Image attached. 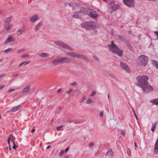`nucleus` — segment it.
Here are the masks:
<instances>
[{
  "mask_svg": "<svg viewBox=\"0 0 158 158\" xmlns=\"http://www.w3.org/2000/svg\"><path fill=\"white\" fill-rule=\"evenodd\" d=\"M138 82L136 85L142 88L145 93H149L153 90V87L148 83V77L146 75L139 76L136 78Z\"/></svg>",
  "mask_w": 158,
  "mask_h": 158,
  "instance_id": "nucleus-1",
  "label": "nucleus"
},
{
  "mask_svg": "<svg viewBox=\"0 0 158 158\" xmlns=\"http://www.w3.org/2000/svg\"><path fill=\"white\" fill-rule=\"evenodd\" d=\"M81 26L87 30L91 31L93 30L94 33L95 34H97L96 29H98L99 27L97 25L95 22L90 21L82 23L81 24Z\"/></svg>",
  "mask_w": 158,
  "mask_h": 158,
  "instance_id": "nucleus-2",
  "label": "nucleus"
},
{
  "mask_svg": "<svg viewBox=\"0 0 158 158\" xmlns=\"http://www.w3.org/2000/svg\"><path fill=\"white\" fill-rule=\"evenodd\" d=\"M108 49L110 51L116 54L119 56H122L123 53V51L114 44L113 41L111 42V44L108 45Z\"/></svg>",
  "mask_w": 158,
  "mask_h": 158,
  "instance_id": "nucleus-3",
  "label": "nucleus"
},
{
  "mask_svg": "<svg viewBox=\"0 0 158 158\" xmlns=\"http://www.w3.org/2000/svg\"><path fill=\"white\" fill-rule=\"evenodd\" d=\"M148 57L147 56L142 55L139 56L138 59V65L146 66L148 62Z\"/></svg>",
  "mask_w": 158,
  "mask_h": 158,
  "instance_id": "nucleus-4",
  "label": "nucleus"
},
{
  "mask_svg": "<svg viewBox=\"0 0 158 158\" xmlns=\"http://www.w3.org/2000/svg\"><path fill=\"white\" fill-rule=\"evenodd\" d=\"M85 11H87V14L90 17L93 18H95L98 16L96 12L94 10L91 9H88L85 10Z\"/></svg>",
  "mask_w": 158,
  "mask_h": 158,
  "instance_id": "nucleus-5",
  "label": "nucleus"
},
{
  "mask_svg": "<svg viewBox=\"0 0 158 158\" xmlns=\"http://www.w3.org/2000/svg\"><path fill=\"white\" fill-rule=\"evenodd\" d=\"M54 43L60 47H62L63 48L69 49L71 51L73 50V49L71 48L69 46L67 45L61 41H56L54 42Z\"/></svg>",
  "mask_w": 158,
  "mask_h": 158,
  "instance_id": "nucleus-6",
  "label": "nucleus"
},
{
  "mask_svg": "<svg viewBox=\"0 0 158 158\" xmlns=\"http://www.w3.org/2000/svg\"><path fill=\"white\" fill-rule=\"evenodd\" d=\"M66 54L72 57H75L77 58H80L83 60L85 59V57L83 55L78 54L76 52H67Z\"/></svg>",
  "mask_w": 158,
  "mask_h": 158,
  "instance_id": "nucleus-7",
  "label": "nucleus"
},
{
  "mask_svg": "<svg viewBox=\"0 0 158 158\" xmlns=\"http://www.w3.org/2000/svg\"><path fill=\"white\" fill-rule=\"evenodd\" d=\"M124 4L129 7H133L135 5L134 0H123Z\"/></svg>",
  "mask_w": 158,
  "mask_h": 158,
  "instance_id": "nucleus-8",
  "label": "nucleus"
},
{
  "mask_svg": "<svg viewBox=\"0 0 158 158\" xmlns=\"http://www.w3.org/2000/svg\"><path fill=\"white\" fill-rule=\"evenodd\" d=\"M120 66L122 69L125 70L127 73H129L130 71V69L129 67L126 64L123 62L120 63Z\"/></svg>",
  "mask_w": 158,
  "mask_h": 158,
  "instance_id": "nucleus-9",
  "label": "nucleus"
},
{
  "mask_svg": "<svg viewBox=\"0 0 158 158\" xmlns=\"http://www.w3.org/2000/svg\"><path fill=\"white\" fill-rule=\"evenodd\" d=\"M59 59L60 63L62 64L68 63L71 61L70 59L65 57H60Z\"/></svg>",
  "mask_w": 158,
  "mask_h": 158,
  "instance_id": "nucleus-10",
  "label": "nucleus"
},
{
  "mask_svg": "<svg viewBox=\"0 0 158 158\" xmlns=\"http://www.w3.org/2000/svg\"><path fill=\"white\" fill-rule=\"evenodd\" d=\"M51 63L54 66L60 63L59 57L56 58L51 61Z\"/></svg>",
  "mask_w": 158,
  "mask_h": 158,
  "instance_id": "nucleus-11",
  "label": "nucleus"
},
{
  "mask_svg": "<svg viewBox=\"0 0 158 158\" xmlns=\"http://www.w3.org/2000/svg\"><path fill=\"white\" fill-rule=\"evenodd\" d=\"M81 14V12H75L72 15V17L73 18L77 19H79Z\"/></svg>",
  "mask_w": 158,
  "mask_h": 158,
  "instance_id": "nucleus-12",
  "label": "nucleus"
},
{
  "mask_svg": "<svg viewBox=\"0 0 158 158\" xmlns=\"http://www.w3.org/2000/svg\"><path fill=\"white\" fill-rule=\"evenodd\" d=\"M15 140V139L13 135H10L9 136V137L8 139L7 142L9 144L10 143V141L12 143H14V140Z\"/></svg>",
  "mask_w": 158,
  "mask_h": 158,
  "instance_id": "nucleus-13",
  "label": "nucleus"
},
{
  "mask_svg": "<svg viewBox=\"0 0 158 158\" xmlns=\"http://www.w3.org/2000/svg\"><path fill=\"white\" fill-rule=\"evenodd\" d=\"M14 40L13 37L11 36H9L5 41V44H6L10 42H12Z\"/></svg>",
  "mask_w": 158,
  "mask_h": 158,
  "instance_id": "nucleus-14",
  "label": "nucleus"
},
{
  "mask_svg": "<svg viewBox=\"0 0 158 158\" xmlns=\"http://www.w3.org/2000/svg\"><path fill=\"white\" fill-rule=\"evenodd\" d=\"M39 18L38 16L36 15H34L32 16L30 18V20L32 22H33L35 21L38 19Z\"/></svg>",
  "mask_w": 158,
  "mask_h": 158,
  "instance_id": "nucleus-15",
  "label": "nucleus"
},
{
  "mask_svg": "<svg viewBox=\"0 0 158 158\" xmlns=\"http://www.w3.org/2000/svg\"><path fill=\"white\" fill-rule=\"evenodd\" d=\"M39 55L43 58H48L49 57V56L48 54L44 52H43L40 53Z\"/></svg>",
  "mask_w": 158,
  "mask_h": 158,
  "instance_id": "nucleus-16",
  "label": "nucleus"
},
{
  "mask_svg": "<svg viewBox=\"0 0 158 158\" xmlns=\"http://www.w3.org/2000/svg\"><path fill=\"white\" fill-rule=\"evenodd\" d=\"M154 152L156 153H158V139H157L155 144Z\"/></svg>",
  "mask_w": 158,
  "mask_h": 158,
  "instance_id": "nucleus-17",
  "label": "nucleus"
},
{
  "mask_svg": "<svg viewBox=\"0 0 158 158\" xmlns=\"http://www.w3.org/2000/svg\"><path fill=\"white\" fill-rule=\"evenodd\" d=\"M30 87L29 86H27L24 88L22 90L23 93H25L28 91L30 89Z\"/></svg>",
  "mask_w": 158,
  "mask_h": 158,
  "instance_id": "nucleus-18",
  "label": "nucleus"
},
{
  "mask_svg": "<svg viewBox=\"0 0 158 158\" xmlns=\"http://www.w3.org/2000/svg\"><path fill=\"white\" fill-rule=\"evenodd\" d=\"M21 107L20 105H19L17 106L14 107L12 110H10V112H14L18 110V109L20 108Z\"/></svg>",
  "mask_w": 158,
  "mask_h": 158,
  "instance_id": "nucleus-19",
  "label": "nucleus"
},
{
  "mask_svg": "<svg viewBox=\"0 0 158 158\" xmlns=\"http://www.w3.org/2000/svg\"><path fill=\"white\" fill-rule=\"evenodd\" d=\"M112 9L114 11L117 10L119 7V6L118 5L114 4L111 7Z\"/></svg>",
  "mask_w": 158,
  "mask_h": 158,
  "instance_id": "nucleus-20",
  "label": "nucleus"
},
{
  "mask_svg": "<svg viewBox=\"0 0 158 158\" xmlns=\"http://www.w3.org/2000/svg\"><path fill=\"white\" fill-rule=\"evenodd\" d=\"M106 155L107 156H114V154L111 150H110L106 153Z\"/></svg>",
  "mask_w": 158,
  "mask_h": 158,
  "instance_id": "nucleus-21",
  "label": "nucleus"
},
{
  "mask_svg": "<svg viewBox=\"0 0 158 158\" xmlns=\"http://www.w3.org/2000/svg\"><path fill=\"white\" fill-rule=\"evenodd\" d=\"M152 63L154 65L155 67L158 69V61L156 60H152Z\"/></svg>",
  "mask_w": 158,
  "mask_h": 158,
  "instance_id": "nucleus-22",
  "label": "nucleus"
},
{
  "mask_svg": "<svg viewBox=\"0 0 158 158\" xmlns=\"http://www.w3.org/2000/svg\"><path fill=\"white\" fill-rule=\"evenodd\" d=\"M30 62V61H23L20 63L19 65V67H20L23 65H26L28 64Z\"/></svg>",
  "mask_w": 158,
  "mask_h": 158,
  "instance_id": "nucleus-23",
  "label": "nucleus"
},
{
  "mask_svg": "<svg viewBox=\"0 0 158 158\" xmlns=\"http://www.w3.org/2000/svg\"><path fill=\"white\" fill-rule=\"evenodd\" d=\"M94 102V100L92 98H88L86 102V103L87 104L93 103Z\"/></svg>",
  "mask_w": 158,
  "mask_h": 158,
  "instance_id": "nucleus-24",
  "label": "nucleus"
},
{
  "mask_svg": "<svg viewBox=\"0 0 158 158\" xmlns=\"http://www.w3.org/2000/svg\"><path fill=\"white\" fill-rule=\"evenodd\" d=\"M157 123V122H156L155 123L152 124V126L151 130L152 132H154L156 127Z\"/></svg>",
  "mask_w": 158,
  "mask_h": 158,
  "instance_id": "nucleus-25",
  "label": "nucleus"
},
{
  "mask_svg": "<svg viewBox=\"0 0 158 158\" xmlns=\"http://www.w3.org/2000/svg\"><path fill=\"white\" fill-rule=\"evenodd\" d=\"M42 25V23L41 22H40L38 24L35 26V29L37 31L38 29Z\"/></svg>",
  "mask_w": 158,
  "mask_h": 158,
  "instance_id": "nucleus-26",
  "label": "nucleus"
},
{
  "mask_svg": "<svg viewBox=\"0 0 158 158\" xmlns=\"http://www.w3.org/2000/svg\"><path fill=\"white\" fill-rule=\"evenodd\" d=\"M11 17H9L6 19L5 22V24H10Z\"/></svg>",
  "mask_w": 158,
  "mask_h": 158,
  "instance_id": "nucleus-27",
  "label": "nucleus"
},
{
  "mask_svg": "<svg viewBox=\"0 0 158 158\" xmlns=\"http://www.w3.org/2000/svg\"><path fill=\"white\" fill-rule=\"evenodd\" d=\"M11 26V25L10 24H5V28L7 31H9L10 29Z\"/></svg>",
  "mask_w": 158,
  "mask_h": 158,
  "instance_id": "nucleus-28",
  "label": "nucleus"
},
{
  "mask_svg": "<svg viewBox=\"0 0 158 158\" xmlns=\"http://www.w3.org/2000/svg\"><path fill=\"white\" fill-rule=\"evenodd\" d=\"M86 98V97L85 96H82L80 99V102L81 103L83 102L85 100Z\"/></svg>",
  "mask_w": 158,
  "mask_h": 158,
  "instance_id": "nucleus-29",
  "label": "nucleus"
},
{
  "mask_svg": "<svg viewBox=\"0 0 158 158\" xmlns=\"http://www.w3.org/2000/svg\"><path fill=\"white\" fill-rule=\"evenodd\" d=\"M25 50L24 49H22L18 50L17 52L18 53H21L25 52Z\"/></svg>",
  "mask_w": 158,
  "mask_h": 158,
  "instance_id": "nucleus-30",
  "label": "nucleus"
},
{
  "mask_svg": "<svg viewBox=\"0 0 158 158\" xmlns=\"http://www.w3.org/2000/svg\"><path fill=\"white\" fill-rule=\"evenodd\" d=\"M69 5L70 6H72L73 7H74L75 5H76V4L75 3L73 2H71L69 4Z\"/></svg>",
  "mask_w": 158,
  "mask_h": 158,
  "instance_id": "nucleus-31",
  "label": "nucleus"
},
{
  "mask_svg": "<svg viewBox=\"0 0 158 158\" xmlns=\"http://www.w3.org/2000/svg\"><path fill=\"white\" fill-rule=\"evenodd\" d=\"M23 32V31L22 30H19L17 32V34L18 35H20Z\"/></svg>",
  "mask_w": 158,
  "mask_h": 158,
  "instance_id": "nucleus-32",
  "label": "nucleus"
},
{
  "mask_svg": "<svg viewBox=\"0 0 158 158\" xmlns=\"http://www.w3.org/2000/svg\"><path fill=\"white\" fill-rule=\"evenodd\" d=\"M127 155L129 156H131V153L130 150L129 149H127Z\"/></svg>",
  "mask_w": 158,
  "mask_h": 158,
  "instance_id": "nucleus-33",
  "label": "nucleus"
},
{
  "mask_svg": "<svg viewBox=\"0 0 158 158\" xmlns=\"http://www.w3.org/2000/svg\"><path fill=\"white\" fill-rule=\"evenodd\" d=\"M64 152V151L63 150H61L60 151V153L59 154V155L60 157H61L62 156Z\"/></svg>",
  "mask_w": 158,
  "mask_h": 158,
  "instance_id": "nucleus-34",
  "label": "nucleus"
},
{
  "mask_svg": "<svg viewBox=\"0 0 158 158\" xmlns=\"http://www.w3.org/2000/svg\"><path fill=\"white\" fill-rule=\"evenodd\" d=\"M12 49V48H8L7 49L5 50L4 51V52L6 53H7L11 50Z\"/></svg>",
  "mask_w": 158,
  "mask_h": 158,
  "instance_id": "nucleus-35",
  "label": "nucleus"
},
{
  "mask_svg": "<svg viewBox=\"0 0 158 158\" xmlns=\"http://www.w3.org/2000/svg\"><path fill=\"white\" fill-rule=\"evenodd\" d=\"M73 89H70L68 91L66 92V93L68 94H69L70 93L72 92Z\"/></svg>",
  "mask_w": 158,
  "mask_h": 158,
  "instance_id": "nucleus-36",
  "label": "nucleus"
},
{
  "mask_svg": "<svg viewBox=\"0 0 158 158\" xmlns=\"http://www.w3.org/2000/svg\"><path fill=\"white\" fill-rule=\"evenodd\" d=\"M114 4H115V3H114V1H112L110 2V7H111V6H112Z\"/></svg>",
  "mask_w": 158,
  "mask_h": 158,
  "instance_id": "nucleus-37",
  "label": "nucleus"
},
{
  "mask_svg": "<svg viewBox=\"0 0 158 158\" xmlns=\"http://www.w3.org/2000/svg\"><path fill=\"white\" fill-rule=\"evenodd\" d=\"M103 113L104 112L103 111H102L100 113H99V116L101 117H102L103 116Z\"/></svg>",
  "mask_w": 158,
  "mask_h": 158,
  "instance_id": "nucleus-38",
  "label": "nucleus"
},
{
  "mask_svg": "<svg viewBox=\"0 0 158 158\" xmlns=\"http://www.w3.org/2000/svg\"><path fill=\"white\" fill-rule=\"evenodd\" d=\"M156 105H158V100L157 99H155L153 102Z\"/></svg>",
  "mask_w": 158,
  "mask_h": 158,
  "instance_id": "nucleus-39",
  "label": "nucleus"
},
{
  "mask_svg": "<svg viewBox=\"0 0 158 158\" xmlns=\"http://www.w3.org/2000/svg\"><path fill=\"white\" fill-rule=\"evenodd\" d=\"M63 126H61L58 127L56 128V130L57 131H59L60 130L62 127Z\"/></svg>",
  "mask_w": 158,
  "mask_h": 158,
  "instance_id": "nucleus-40",
  "label": "nucleus"
},
{
  "mask_svg": "<svg viewBox=\"0 0 158 158\" xmlns=\"http://www.w3.org/2000/svg\"><path fill=\"white\" fill-rule=\"evenodd\" d=\"M70 85L72 86L76 85H77V83L76 82H74L73 83H70Z\"/></svg>",
  "mask_w": 158,
  "mask_h": 158,
  "instance_id": "nucleus-41",
  "label": "nucleus"
},
{
  "mask_svg": "<svg viewBox=\"0 0 158 158\" xmlns=\"http://www.w3.org/2000/svg\"><path fill=\"white\" fill-rule=\"evenodd\" d=\"M93 59L94 60H96L97 61H98L99 60V59L98 58V57L97 56H93Z\"/></svg>",
  "mask_w": 158,
  "mask_h": 158,
  "instance_id": "nucleus-42",
  "label": "nucleus"
},
{
  "mask_svg": "<svg viewBox=\"0 0 158 158\" xmlns=\"http://www.w3.org/2000/svg\"><path fill=\"white\" fill-rule=\"evenodd\" d=\"M96 94V92L95 91H93L92 93L90 94V96H94Z\"/></svg>",
  "mask_w": 158,
  "mask_h": 158,
  "instance_id": "nucleus-43",
  "label": "nucleus"
},
{
  "mask_svg": "<svg viewBox=\"0 0 158 158\" xmlns=\"http://www.w3.org/2000/svg\"><path fill=\"white\" fill-rule=\"evenodd\" d=\"M29 56V55H28V54H25L23 55L22 56V58H24V57H27V56Z\"/></svg>",
  "mask_w": 158,
  "mask_h": 158,
  "instance_id": "nucleus-44",
  "label": "nucleus"
},
{
  "mask_svg": "<svg viewBox=\"0 0 158 158\" xmlns=\"http://www.w3.org/2000/svg\"><path fill=\"white\" fill-rule=\"evenodd\" d=\"M19 75V74L18 73H16L14 74L13 75V77H16L18 76Z\"/></svg>",
  "mask_w": 158,
  "mask_h": 158,
  "instance_id": "nucleus-45",
  "label": "nucleus"
},
{
  "mask_svg": "<svg viewBox=\"0 0 158 158\" xmlns=\"http://www.w3.org/2000/svg\"><path fill=\"white\" fill-rule=\"evenodd\" d=\"M94 145V143L92 142H91L89 144V146L90 148L91 147H92Z\"/></svg>",
  "mask_w": 158,
  "mask_h": 158,
  "instance_id": "nucleus-46",
  "label": "nucleus"
},
{
  "mask_svg": "<svg viewBox=\"0 0 158 158\" xmlns=\"http://www.w3.org/2000/svg\"><path fill=\"white\" fill-rule=\"evenodd\" d=\"M13 144V146L12 147V148L15 149V150H16V146L15 145V142H14V143H12Z\"/></svg>",
  "mask_w": 158,
  "mask_h": 158,
  "instance_id": "nucleus-47",
  "label": "nucleus"
},
{
  "mask_svg": "<svg viewBox=\"0 0 158 158\" xmlns=\"http://www.w3.org/2000/svg\"><path fill=\"white\" fill-rule=\"evenodd\" d=\"M154 33L157 36V38L158 39V31H155L154 32Z\"/></svg>",
  "mask_w": 158,
  "mask_h": 158,
  "instance_id": "nucleus-48",
  "label": "nucleus"
},
{
  "mask_svg": "<svg viewBox=\"0 0 158 158\" xmlns=\"http://www.w3.org/2000/svg\"><path fill=\"white\" fill-rule=\"evenodd\" d=\"M120 134L123 136L125 134L124 132V131H121Z\"/></svg>",
  "mask_w": 158,
  "mask_h": 158,
  "instance_id": "nucleus-49",
  "label": "nucleus"
},
{
  "mask_svg": "<svg viewBox=\"0 0 158 158\" xmlns=\"http://www.w3.org/2000/svg\"><path fill=\"white\" fill-rule=\"evenodd\" d=\"M15 89H10L8 92H11L12 91H15Z\"/></svg>",
  "mask_w": 158,
  "mask_h": 158,
  "instance_id": "nucleus-50",
  "label": "nucleus"
},
{
  "mask_svg": "<svg viewBox=\"0 0 158 158\" xmlns=\"http://www.w3.org/2000/svg\"><path fill=\"white\" fill-rule=\"evenodd\" d=\"M69 147H67V148L65 150V152H66L69 150Z\"/></svg>",
  "mask_w": 158,
  "mask_h": 158,
  "instance_id": "nucleus-51",
  "label": "nucleus"
},
{
  "mask_svg": "<svg viewBox=\"0 0 158 158\" xmlns=\"http://www.w3.org/2000/svg\"><path fill=\"white\" fill-rule=\"evenodd\" d=\"M9 144V149L10 151L11 149L12 146H11V145L10 143V144Z\"/></svg>",
  "mask_w": 158,
  "mask_h": 158,
  "instance_id": "nucleus-52",
  "label": "nucleus"
},
{
  "mask_svg": "<svg viewBox=\"0 0 158 158\" xmlns=\"http://www.w3.org/2000/svg\"><path fill=\"white\" fill-rule=\"evenodd\" d=\"M35 130L34 129H33L31 131V133L33 134L34 133V132H35Z\"/></svg>",
  "mask_w": 158,
  "mask_h": 158,
  "instance_id": "nucleus-53",
  "label": "nucleus"
},
{
  "mask_svg": "<svg viewBox=\"0 0 158 158\" xmlns=\"http://www.w3.org/2000/svg\"><path fill=\"white\" fill-rule=\"evenodd\" d=\"M4 87V85L0 86V90L2 89Z\"/></svg>",
  "mask_w": 158,
  "mask_h": 158,
  "instance_id": "nucleus-54",
  "label": "nucleus"
},
{
  "mask_svg": "<svg viewBox=\"0 0 158 158\" xmlns=\"http://www.w3.org/2000/svg\"><path fill=\"white\" fill-rule=\"evenodd\" d=\"M4 75V74H0V78H1V77H3Z\"/></svg>",
  "mask_w": 158,
  "mask_h": 158,
  "instance_id": "nucleus-55",
  "label": "nucleus"
},
{
  "mask_svg": "<svg viewBox=\"0 0 158 158\" xmlns=\"http://www.w3.org/2000/svg\"><path fill=\"white\" fill-rule=\"evenodd\" d=\"M134 115H135V118H136V119H137V120L138 119V117H137L136 114H135Z\"/></svg>",
  "mask_w": 158,
  "mask_h": 158,
  "instance_id": "nucleus-56",
  "label": "nucleus"
},
{
  "mask_svg": "<svg viewBox=\"0 0 158 158\" xmlns=\"http://www.w3.org/2000/svg\"><path fill=\"white\" fill-rule=\"evenodd\" d=\"M50 147H51V146H50V145H48V146L47 147V148H46V149H48Z\"/></svg>",
  "mask_w": 158,
  "mask_h": 158,
  "instance_id": "nucleus-57",
  "label": "nucleus"
},
{
  "mask_svg": "<svg viewBox=\"0 0 158 158\" xmlns=\"http://www.w3.org/2000/svg\"><path fill=\"white\" fill-rule=\"evenodd\" d=\"M61 91V89H59L58 90V91H57V92H58V93H60V92Z\"/></svg>",
  "mask_w": 158,
  "mask_h": 158,
  "instance_id": "nucleus-58",
  "label": "nucleus"
},
{
  "mask_svg": "<svg viewBox=\"0 0 158 158\" xmlns=\"http://www.w3.org/2000/svg\"><path fill=\"white\" fill-rule=\"evenodd\" d=\"M135 147H137V145H136V143H135Z\"/></svg>",
  "mask_w": 158,
  "mask_h": 158,
  "instance_id": "nucleus-59",
  "label": "nucleus"
},
{
  "mask_svg": "<svg viewBox=\"0 0 158 158\" xmlns=\"http://www.w3.org/2000/svg\"><path fill=\"white\" fill-rule=\"evenodd\" d=\"M108 98H110V96H109V94H108Z\"/></svg>",
  "mask_w": 158,
  "mask_h": 158,
  "instance_id": "nucleus-60",
  "label": "nucleus"
},
{
  "mask_svg": "<svg viewBox=\"0 0 158 158\" xmlns=\"http://www.w3.org/2000/svg\"><path fill=\"white\" fill-rule=\"evenodd\" d=\"M133 111V113H134V114H135V111Z\"/></svg>",
  "mask_w": 158,
  "mask_h": 158,
  "instance_id": "nucleus-61",
  "label": "nucleus"
},
{
  "mask_svg": "<svg viewBox=\"0 0 158 158\" xmlns=\"http://www.w3.org/2000/svg\"><path fill=\"white\" fill-rule=\"evenodd\" d=\"M68 4V3H67V4H66L65 3L64 4V5L66 6Z\"/></svg>",
  "mask_w": 158,
  "mask_h": 158,
  "instance_id": "nucleus-62",
  "label": "nucleus"
},
{
  "mask_svg": "<svg viewBox=\"0 0 158 158\" xmlns=\"http://www.w3.org/2000/svg\"><path fill=\"white\" fill-rule=\"evenodd\" d=\"M132 110L133 111H134V109L133 108H132Z\"/></svg>",
  "mask_w": 158,
  "mask_h": 158,
  "instance_id": "nucleus-63",
  "label": "nucleus"
},
{
  "mask_svg": "<svg viewBox=\"0 0 158 158\" xmlns=\"http://www.w3.org/2000/svg\"><path fill=\"white\" fill-rule=\"evenodd\" d=\"M2 11H1L0 10V14L1 13Z\"/></svg>",
  "mask_w": 158,
  "mask_h": 158,
  "instance_id": "nucleus-64",
  "label": "nucleus"
}]
</instances>
